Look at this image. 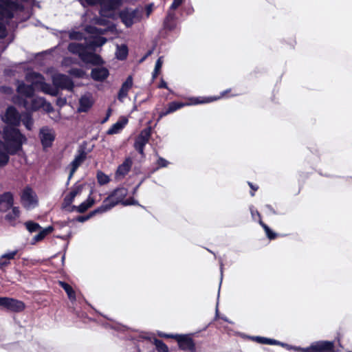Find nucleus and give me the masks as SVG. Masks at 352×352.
Returning a JSON list of instances; mask_svg holds the SVG:
<instances>
[{
	"instance_id": "5701e85b",
	"label": "nucleus",
	"mask_w": 352,
	"mask_h": 352,
	"mask_svg": "<svg viewBox=\"0 0 352 352\" xmlns=\"http://www.w3.org/2000/svg\"><path fill=\"white\" fill-rule=\"evenodd\" d=\"M126 123L127 119L126 118L118 120L117 122L113 124L110 129H109L107 133L109 135H113L120 133L126 124Z\"/></svg>"
},
{
	"instance_id": "5fc2aeb1",
	"label": "nucleus",
	"mask_w": 352,
	"mask_h": 352,
	"mask_svg": "<svg viewBox=\"0 0 352 352\" xmlns=\"http://www.w3.org/2000/svg\"><path fill=\"white\" fill-rule=\"evenodd\" d=\"M174 17V14L173 13H171V12H168V16H167V19H173Z\"/></svg>"
},
{
	"instance_id": "4468645a",
	"label": "nucleus",
	"mask_w": 352,
	"mask_h": 352,
	"mask_svg": "<svg viewBox=\"0 0 352 352\" xmlns=\"http://www.w3.org/2000/svg\"><path fill=\"white\" fill-rule=\"evenodd\" d=\"M88 151H86L85 148L80 146L78 151V154L75 156L74 160L69 164L70 171L68 179H70L78 168L82 164V163L87 158Z\"/></svg>"
},
{
	"instance_id": "c9c22d12",
	"label": "nucleus",
	"mask_w": 352,
	"mask_h": 352,
	"mask_svg": "<svg viewBox=\"0 0 352 352\" xmlns=\"http://www.w3.org/2000/svg\"><path fill=\"white\" fill-rule=\"evenodd\" d=\"M107 41V39L104 37H96L94 38L93 41L90 43L89 47L91 49H94L96 47H100L104 45Z\"/></svg>"
},
{
	"instance_id": "2eb2a0df",
	"label": "nucleus",
	"mask_w": 352,
	"mask_h": 352,
	"mask_svg": "<svg viewBox=\"0 0 352 352\" xmlns=\"http://www.w3.org/2000/svg\"><path fill=\"white\" fill-rule=\"evenodd\" d=\"M133 165V161L131 157H126L124 161L118 166L116 173L115 179L116 181L122 180L131 170Z\"/></svg>"
},
{
	"instance_id": "f3484780",
	"label": "nucleus",
	"mask_w": 352,
	"mask_h": 352,
	"mask_svg": "<svg viewBox=\"0 0 352 352\" xmlns=\"http://www.w3.org/2000/svg\"><path fill=\"white\" fill-rule=\"evenodd\" d=\"M39 137L43 147H49L54 140L55 135L52 129L43 127L40 130Z\"/></svg>"
},
{
	"instance_id": "72a5a7b5",
	"label": "nucleus",
	"mask_w": 352,
	"mask_h": 352,
	"mask_svg": "<svg viewBox=\"0 0 352 352\" xmlns=\"http://www.w3.org/2000/svg\"><path fill=\"white\" fill-rule=\"evenodd\" d=\"M96 177L100 185H104L110 182L109 177L102 171H98Z\"/></svg>"
},
{
	"instance_id": "b1692460",
	"label": "nucleus",
	"mask_w": 352,
	"mask_h": 352,
	"mask_svg": "<svg viewBox=\"0 0 352 352\" xmlns=\"http://www.w3.org/2000/svg\"><path fill=\"white\" fill-rule=\"evenodd\" d=\"M54 228L52 226H48L45 228L41 229L36 235H35L32 241V244H35L36 243L42 241L47 234H50L53 231Z\"/></svg>"
},
{
	"instance_id": "cd10ccee",
	"label": "nucleus",
	"mask_w": 352,
	"mask_h": 352,
	"mask_svg": "<svg viewBox=\"0 0 352 352\" xmlns=\"http://www.w3.org/2000/svg\"><path fill=\"white\" fill-rule=\"evenodd\" d=\"M128 55V47L126 45H117L116 56L119 60H124Z\"/></svg>"
},
{
	"instance_id": "423d86ee",
	"label": "nucleus",
	"mask_w": 352,
	"mask_h": 352,
	"mask_svg": "<svg viewBox=\"0 0 352 352\" xmlns=\"http://www.w3.org/2000/svg\"><path fill=\"white\" fill-rule=\"evenodd\" d=\"M227 92H228V90L222 92L221 94V96H219L217 98H206L202 100V99H201L200 98H198V97H197V98L196 97H192V98H188V102H186V103L177 102H170L168 104L167 110L169 112V113H173L175 111H177V110H178V109H181V108H182L184 107H186V106L195 105V104H204V103H208V102H212L214 100H216L217 99H219L221 97H223Z\"/></svg>"
},
{
	"instance_id": "39448f33",
	"label": "nucleus",
	"mask_w": 352,
	"mask_h": 352,
	"mask_svg": "<svg viewBox=\"0 0 352 352\" xmlns=\"http://www.w3.org/2000/svg\"><path fill=\"white\" fill-rule=\"evenodd\" d=\"M128 194V190L124 187H120L115 189L107 198H105L100 206L104 212H106L118 204L124 201V199Z\"/></svg>"
},
{
	"instance_id": "4c0bfd02",
	"label": "nucleus",
	"mask_w": 352,
	"mask_h": 352,
	"mask_svg": "<svg viewBox=\"0 0 352 352\" xmlns=\"http://www.w3.org/2000/svg\"><path fill=\"white\" fill-rule=\"evenodd\" d=\"M162 64H163V58L161 56L157 60V61L155 63V69H154V72L153 74V78H156V76L158 75V74L161 69V67L162 66Z\"/></svg>"
},
{
	"instance_id": "473e14b6",
	"label": "nucleus",
	"mask_w": 352,
	"mask_h": 352,
	"mask_svg": "<svg viewBox=\"0 0 352 352\" xmlns=\"http://www.w3.org/2000/svg\"><path fill=\"white\" fill-rule=\"evenodd\" d=\"M25 226L30 232H37L41 229V227L38 223L32 221H26L25 223Z\"/></svg>"
},
{
	"instance_id": "c85d7f7f",
	"label": "nucleus",
	"mask_w": 352,
	"mask_h": 352,
	"mask_svg": "<svg viewBox=\"0 0 352 352\" xmlns=\"http://www.w3.org/2000/svg\"><path fill=\"white\" fill-rule=\"evenodd\" d=\"M255 340H256L258 342L261 344H271V345H280V346H285V344L284 343H282L278 340L270 339L264 337H255Z\"/></svg>"
},
{
	"instance_id": "e433bc0d",
	"label": "nucleus",
	"mask_w": 352,
	"mask_h": 352,
	"mask_svg": "<svg viewBox=\"0 0 352 352\" xmlns=\"http://www.w3.org/2000/svg\"><path fill=\"white\" fill-rule=\"evenodd\" d=\"M154 344L158 352H168V348L162 340L154 339Z\"/></svg>"
},
{
	"instance_id": "ea45409f",
	"label": "nucleus",
	"mask_w": 352,
	"mask_h": 352,
	"mask_svg": "<svg viewBox=\"0 0 352 352\" xmlns=\"http://www.w3.org/2000/svg\"><path fill=\"white\" fill-rule=\"evenodd\" d=\"M69 74L76 77H82L84 75V72L78 68H72L69 71Z\"/></svg>"
},
{
	"instance_id": "bb28decb",
	"label": "nucleus",
	"mask_w": 352,
	"mask_h": 352,
	"mask_svg": "<svg viewBox=\"0 0 352 352\" xmlns=\"http://www.w3.org/2000/svg\"><path fill=\"white\" fill-rule=\"evenodd\" d=\"M94 204V199L90 197H88V199L82 202L80 206L78 207L74 206V208H76V211L82 213L85 212L88 208H91Z\"/></svg>"
},
{
	"instance_id": "412c9836",
	"label": "nucleus",
	"mask_w": 352,
	"mask_h": 352,
	"mask_svg": "<svg viewBox=\"0 0 352 352\" xmlns=\"http://www.w3.org/2000/svg\"><path fill=\"white\" fill-rule=\"evenodd\" d=\"M10 211L7 212L8 213L5 216V219L12 226L15 225V221L20 216V210L19 207L13 206L10 208Z\"/></svg>"
},
{
	"instance_id": "8fccbe9b",
	"label": "nucleus",
	"mask_w": 352,
	"mask_h": 352,
	"mask_svg": "<svg viewBox=\"0 0 352 352\" xmlns=\"http://www.w3.org/2000/svg\"><path fill=\"white\" fill-rule=\"evenodd\" d=\"M168 114H170L169 112L168 111V110L166 109V111H162L159 114V118H158V120H160L162 118H163L164 116H167Z\"/></svg>"
},
{
	"instance_id": "864d4df0",
	"label": "nucleus",
	"mask_w": 352,
	"mask_h": 352,
	"mask_svg": "<svg viewBox=\"0 0 352 352\" xmlns=\"http://www.w3.org/2000/svg\"><path fill=\"white\" fill-rule=\"evenodd\" d=\"M160 336L161 337H164V338H174V336L175 335H169V334L161 333V334H160Z\"/></svg>"
},
{
	"instance_id": "f257e3e1",
	"label": "nucleus",
	"mask_w": 352,
	"mask_h": 352,
	"mask_svg": "<svg viewBox=\"0 0 352 352\" xmlns=\"http://www.w3.org/2000/svg\"><path fill=\"white\" fill-rule=\"evenodd\" d=\"M26 80L30 82V85H25L23 82H19L17 91L21 96L30 98L33 97L34 89H39L43 92L52 96H56L57 91L44 81V78L38 73L32 72L26 74Z\"/></svg>"
},
{
	"instance_id": "2f4dec72",
	"label": "nucleus",
	"mask_w": 352,
	"mask_h": 352,
	"mask_svg": "<svg viewBox=\"0 0 352 352\" xmlns=\"http://www.w3.org/2000/svg\"><path fill=\"white\" fill-rule=\"evenodd\" d=\"M21 121H22L23 124L28 130L32 129L33 125V120L29 113H26L22 117L21 116Z\"/></svg>"
},
{
	"instance_id": "9d476101",
	"label": "nucleus",
	"mask_w": 352,
	"mask_h": 352,
	"mask_svg": "<svg viewBox=\"0 0 352 352\" xmlns=\"http://www.w3.org/2000/svg\"><path fill=\"white\" fill-rule=\"evenodd\" d=\"M0 307L8 311L19 312L24 309L25 305L22 301L8 297H0Z\"/></svg>"
},
{
	"instance_id": "09e8293b",
	"label": "nucleus",
	"mask_w": 352,
	"mask_h": 352,
	"mask_svg": "<svg viewBox=\"0 0 352 352\" xmlns=\"http://www.w3.org/2000/svg\"><path fill=\"white\" fill-rule=\"evenodd\" d=\"M265 208L267 209L270 213L276 214V211L274 210V208L270 205H266Z\"/></svg>"
},
{
	"instance_id": "f03ea898",
	"label": "nucleus",
	"mask_w": 352,
	"mask_h": 352,
	"mask_svg": "<svg viewBox=\"0 0 352 352\" xmlns=\"http://www.w3.org/2000/svg\"><path fill=\"white\" fill-rule=\"evenodd\" d=\"M2 120L8 124V126H5L3 130H5L6 128H11L14 130H16L19 131V133L23 137V140L22 142L21 146L26 141L25 137L19 131L18 129H16L15 126H17L20 124L21 122V116L19 115V112L16 110L15 108L13 107H9L6 113L1 116ZM0 141L3 143H5L4 140V131H3V133L0 131ZM22 148V146L19 150L20 151Z\"/></svg>"
},
{
	"instance_id": "1a4fd4ad",
	"label": "nucleus",
	"mask_w": 352,
	"mask_h": 352,
	"mask_svg": "<svg viewBox=\"0 0 352 352\" xmlns=\"http://www.w3.org/2000/svg\"><path fill=\"white\" fill-rule=\"evenodd\" d=\"M151 135V128L148 127L143 129L135 139L134 147L142 157L144 156V146L148 142Z\"/></svg>"
},
{
	"instance_id": "20e7f679",
	"label": "nucleus",
	"mask_w": 352,
	"mask_h": 352,
	"mask_svg": "<svg viewBox=\"0 0 352 352\" xmlns=\"http://www.w3.org/2000/svg\"><path fill=\"white\" fill-rule=\"evenodd\" d=\"M14 7L11 0H0V38L7 34L6 25L13 17Z\"/></svg>"
},
{
	"instance_id": "dca6fc26",
	"label": "nucleus",
	"mask_w": 352,
	"mask_h": 352,
	"mask_svg": "<svg viewBox=\"0 0 352 352\" xmlns=\"http://www.w3.org/2000/svg\"><path fill=\"white\" fill-rule=\"evenodd\" d=\"M14 206V197L10 192L0 195V212H7Z\"/></svg>"
},
{
	"instance_id": "37998d69",
	"label": "nucleus",
	"mask_w": 352,
	"mask_h": 352,
	"mask_svg": "<svg viewBox=\"0 0 352 352\" xmlns=\"http://www.w3.org/2000/svg\"><path fill=\"white\" fill-rule=\"evenodd\" d=\"M122 205L123 206L138 205V202L133 198L131 197L129 199L124 200V201H122Z\"/></svg>"
},
{
	"instance_id": "13d9d810",
	"label": "nucleus",
	"mask_w": 352,
	"mask_h": 352,
	"mask_svg": "<svg viewBox=\"0 0 352 352\" xmlns=\"http://www.w3.org/2000/svg\"><path fill=\"white\" fill-rule=\"evenodd\" d=\"M140 185V184H138V186H137L133 189V195H135V194L136 193V192H137V190H138V188H139Z\"/></svg>"
},
{
	"instance_id": "49530a36",
	"label": "nucleus",
	"mask_w": 352,
	"mask_h": 352,
	"mask_svg": "<svg viewBox=\"0 0 352 352\" xmlns=\"http://www.w3.org/2000/svg\"><path fill=\"white\" fill-rule=\"evenodd\" d=\"M168 164V162L162 157H160L157 160L159 167H166Z\"/></svg>"
},
{
	"instance_id": "e2e57ef3",
	"label": "nucleus",
	"mask_w": 352,
	"mask_h": 352,
	"mask_svg": "<svg viewBox=\"0 0 352 352\" xmlns=\"http://www.w3.org/2000/svg\"><path fill=\"white\" fill-rule=\"evenodd\" d=\"M347 352H352V351H347Z\"/></svg>"
},
{
	"instance_id": "f704fd0d",
	"label": "nucleus",
	"mask_w": 352,
	"mask_h": 352,
	"mask_svg": "<svg viewBox=\"0 0 352 352\" xmlns=\"http://www.w3.org/2000/svg\"><path fill=\"white\" fill-rule=\"evenodd\" d=\"M260 225L263 228L267 238L270 240L274 239L277 234L270 230V228L265 224L261 220L259 221Z\"/></svg>"
},
{
	"instance_id": "bf43d9fd",
	"label": "nucleus",
	"mask_w": 352,
	"mask_h": 352,
	"mask_svg": "<svg viewBox=\"0 0 352 352\" xmlns=\"http://www.w3.org/2000/svg\"><path fill=\"white\" fill-rule=\"evenodd\" d=\"M219 310H218V302L217 303V307H216V316L218 315Z\"/></svg>"
},
{
	"instance_id": "4d7b16f0",
	"label": "nucleus",
	"mask_w": 352,
	"mask_h": 352,
	"mask_svg": "<svg viewBox=\"0 0 352 352\" xmlns=\"http://www.w3.org/2000/svg\"><path fill=\"white\" fill-rule=\"evenodd\" d=\"M222 278H223V264L221 263V281H222ZM221 283V282H220V284Z\"/></svg>"
},
{
	"instance_id": "680f3d73",
	"label": "nucleus",
	"mask_w": 352,
	"mask_h": 352,
	"mask_svg": "<svg viewBox=\"0 0 352 352\" xmlns=\"http://www.w3.org/2000/svg\"><path fill=\"white\" fill-rule=\"evenodd\" d=\"M218 292H220V288L218 289Z\"/></svg>"
},
{
	"instance_id": "a878e982",
	"label": "nucleus",
	"mask_w": 352,
	"mask_h": 352,
	"mask_svg": "<svg viewBox=\"0 0 352 352\" xmlns=\"http://www.w3.org/2000/svg\"><path fill=\"white\" fill-rule=\"evenodd\" d=\"M59 285L65 291L69 299L72 302L75 301L76 299V294L73 288L69 284L63 281H59Z\"/></svg>"
},
{
	"instance_id": "a211bd4d",
	"label": "nucleus",
	"mask_w": 352,
	"mask_h": 352,
	"mask_svg": "<svg viewBox=\"0 0 352 352\" xmlns=\"http://www.w3.org/2000/svg\"><path fill=\"white\" fill-rule=\"evenodd\" d=\"M120 0H102L101 2V14L107 16L104 12L106 11H112L117 9L120 6Z\"/></svg>"
},
{
	"instance_id": "603ef678",
	"label": "nucleus",
	"mask_w": 352,
	"mask_h": 352,
	"mask_svg": "<svg viewBox=\"0 0 352 352\" xmlns=\"http://www.w3.org/2000/svg\"><path fill=\"white\" fill-rule=\"evenodd\" d=\"M87 30L88 32H98V30L96 28H94V27H88L87 28Z\"/></svg>"
},
{
	"instance_id": "a19ab883",
	"label": "nucleus",
	"mask_w": 352,
	"mask_h": 352,
	"mask_svg": "<svg viewBox=\"0 0 352 352\" xmlns=\"http://www.w3.org/2000/svg\"><path fill=\"white\" fill-rule=\"evenodd\" d=\"M17 250H14L8 253H6L1 256V258L6 259L8 261L13 259L16 254H17Z\"/></svg>"
},
{
	"instance_id": "7ed1b4c3",
	"label": "nucleus",
	"mask_w": 352,
	"mask_h": 352,
	"mask_svg": "<svg viewBox=\"0 0 352 352\" xmlns=\"http://www.w3.org/2000/svg\"><path fill=\"white\" fill-rule=\"evenodd\" d=\"M68 50L74 54L78 55L80 58L85 63L97 65L100 63V57L87 50V46L78 43H71L68 45Z\"/></svg>"
},
{
	"instance_id": "aec40b11",
	"label": "nucleus",
	"mask_w": 352,
	"mask_h": 352,
	"mask_svg": "<svg viewBox=\"0 0 352 352\" xmlns=\"http://www.w3.org/2000/svg\"><path fill=\"white\" fill-rule=\"evenodd\" d=\"M108 76L109 71L104 67H96L91 71V77L96 80L102 81Z\"/></svg>"
},
{
	"instance_id": "3c124183",
	"label": "nucleus",
	"mask_w": 352,
	"mask_h": 352,
	"mask_svg": "<svg viewBox=\"0 0 352 352\" xmlns=\"http://www.w3.org/2000/svg\"><path fill=\"white\" fill-rule=\"evenodd\" d=\"M159 87L160 88H165V89H168V86H167V84L165 81L164 80H162L161 83L159 85Z\"/></svg>"
},
{
	"instance_id": "9b49d317",
	"label": "nucleus",
	"mask_w": 352,
	"mask_h": 352,
	"mask_svg": "<svg viewBox=\"0 0 352 352\" xmlns=\"http://www.w3.org/2000/svg\"><path fill=\"white\" fill-rule=\"evenodd\" d=\"M21 203L24 208L31 210L37 205V198L35 192L29 187L25 188L21 196Z\"/></svg>"
},
{
	"instance_id": "ddd939ff",
	"label": "nucleus",
	"mask_w": 352,
	"mask_h": 352,
	"mask_svg": "<svg viewBox=\"0 0 352 352\" xmlns=\"http://www.w3.org/2000/svg\"><path fill=\"white\" fill-rule=\"evenodd\" d=\"M180 349L188 352H196L195 343L192 338L186 335H175Z\"/></svg>"
},
{
	"instance_id": "58836bf2",
	"label": "nucleus",
	"mask_w": 352,
	"mask_h": 352,
	"mask_svg": "<svg viewBox=\"0 0 352 352\" xmlns=\"http://www.w3.org/2000/svg\"><path fill=\"white\" fill-rule=\"evenodd\" d=\"M80 3L85 7L86 5L94 6L101 5L102 0H79Z\"/></svg>"
},
{
	"instance_id": "a18cd8bd",
	"label": "nucleus",
	"mask_w": 352,
	"mask_h": 352,
	"mask_svg": "<svg viewBox=\"0 0 352 352\" xmlns=\"http://www.w3.org/2000/svg\"><path fill=\"white\" fill-rule=\"evenodd\" d=\"M250 212H251V214H252V217L254 219H255V217L256 216L258 217L259 218V221L261 220V214L260 213L258 212V211L257 210H256L253 206H251L250 208Z\"/></svg>"
},
{
	"instance_id": "393cba45",
	"label": "nucleus",
	"mask_w": 352,
	"mask_h": 352,
	"mask_svg": "<svg viewBox=\"0 0 352 352\" xmlns=\"http://www.w3.org/2000/svg\"><path fill=\"white\" fill-rule=\"evenodd\" d=\"M80 107L78 111L80 112H86L92 105V100L88 96H83L79 101Z\"/></svg>"
},
{
	"instance_id": "6e6d98bb",
	"label": "nucleus",
	"mask_w": 352,
	"mask_h": 352,
	"mask_svg": "<svg viewBox=\"0 0 352 352\" xmlns=\"http://www.w3.org/2000/svg\"><path fill=\"white\" fill-rule=\"evenodd\" d=\"M248 184H249L250 187V188H251L254 191H255V190H256L258 189V187H257V186H256V187H255L254 186H253V185H252V184H251V183H250V182H249Z\"/></svg>"
},
{
	"instance_id": "c756f323",
	"label": "nucleus",
	"mask_w": 352,
	"mask_h": 352,
	"mask_svg": "<svg viewBox=\"0 0 352 352\" xmlns=\"http://www.w3.org/2000/svg\"><path fill=\"white\" fill-rule=\"evenodd\" d=\"M104 213L102 208L100 206L97 208L96 209L91 211L89 214L85 216H79L77 217L76 220L79 222H85L93 216L96 215V214H102Z\"/></svg>"
},
{
	"instance_id": "052dcab7",
	"label": "nucleus",
	"mask_w": 352,
	"mask_h": 352,
	"mask_svg": "<svg viewBox=\"0 0 352 352\" xmlns=\"http://www.w3.org/2000/svg\"><path fill=\"white\" fill-rule=\"evenodd\" d=\"M250 194H251V196H254V192H251Z\"/></svg>"
},
{
	"instance_id": "79ce46f5",
	"label": "nucleus",
	"mask_w": 352,
	"mask_h": 352,
	"mask_svg": "<svg viewBox=\"0 0 352 352\" xmlns=\"http://www.w3.org/2000/svg\"><path fill=\"white\" fill-rule=\"evenodd\" d=\"M83 37L82 33L79 32L73 31L69 33V38L74 40H80Z\"/></svg>"
},
{
	"instance_id": "de8ad7c7",
	"label": "nucleus",
	"mask_w": 352,
	"mask_h": 352,
	"mask_svg": "<svg viewBox=\"0 0 352 352\" xmlns=\"http://www.w3.org/2000/svg\"><path fill=\"white\" fill-rule=\"evenodd\" d=\"M8 264H9V261L8 260L6 259L4 261V258H1V257L0 258V267L1 269H3L4 267L8 265Z\"/></svg>"
},
{
	"instance_id": "7c9ffc66",
	"label": "nucleus",
	"mask_w": 352,
	"mask_h": 352,
	"mask_svg": "<svg viewBox=\"0 0 352 352\" xmlns=\"http://www.w3.org/2000/svg\"><path fill=\"white\" fill-rule=\"evenodd\" d=\"M80 192V188H76L72 190L67 195L65 196L64 199V204L67 206L70 205L75 197Z\"/></svg>"
},
{
	"instance_id": "f8f14e48",
	"label": "nucleus",
	"mask_w": 352,
	"mask_h": 352,
	"mask_svg": "<svg viewBox=\"0 0 352 352\" xmlns=\"http://www.w3.org/2000/svg\"><path fill=\"white\" fill-rule=\"evenodd\" d=\"M120 18L122 22L126 26L131 27L140 19L139 12L138 10L126 8L120 13Z\"/></svg>"
},
{
	"instance_id": "4be33fe9",
	"label": "nucleus",
	"mask_w": 352,
	"mask_h": 352,
	"mask_svg": "<svg viewBox=\"0 0 352 352\" xmlns=\"http://www.w3.org/2000/svg\"><path fill=\"white\" fill-rule=\"evenodd\" d=\"M45 100L43 98L41 97H36L32 98L31 100V105H28V102L25 101L24 106L26 109H31L33 111H36L40 107H43L44 105Z\"/></svg>"
},
{
	"instance_id": "c03bdc74",
	"label": "nucleus",
	"mask_w": 352,
	"mask_h": 352,
	"mask_svg": "<svg viewBox=\"0 0 352 352\" xmlns=\"http://www.w3.org/2000/svg\"><path fill=\"white\" fill-rule=\"evenodd\" d=\"M184 0H174L173 3L171 4L170 9L171 10H174L177 9L181 4L183 3Z\"/></svg>"
},
{
	"instance_id": "6ab92c4d",
	"label": "nucleus",
	"mask_w": 352,
	"mask_h": 352,
	"mask_svg": "<svg viewBox=\"0 0 352 352\" xmlns=\"http://www.w3.org/2000/svg\"><path fill=\"white\" fill-rule=\"evenodd\" d=\"M133 78L129 76L126 80L123 82L118 96V98L120 101L122 102L124 99L127 96L128 91L132 87Z\"/></svg>"
},
{
	"instance_id": "0eeeda50",
	"label": "nucleus",
	"mask_w": 352,
	"mask_h": 352,
	"mask_svg": "<svg viewBox=\"0 0 352 352\" xmlns=\"http://www.w3.org/2000/svg\"><path fill=\"white\" fill-rule=\"evenodd\" d=\"M334 343L331 341H317L311 344L308 347H298L296 350L300 352H333Z\"/></svg>"
},
{
	"instance_id": "6e6552de",
	"label": "nucleus",
	"mask_w": 352,
	"mask_h": 352,
	"mask_svg": "<svg viewBox=\"0 0 352 352\" xmlns=\"http://www.w3.org/2000/svg\"><path fill=\"white\" fill-rule=\"evenodd\" d=\"M53 85L55 86L54 89L58 92V89H67L72 91L74 88V82L72 79L61 74H56L52 76ZM54 89V87H52Z\"/></svg>"
}]
</instances>
